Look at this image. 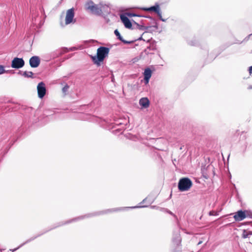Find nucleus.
Instances as JSON below:
<instances>
[{
	"mask_svg": "<svg viewBox=\"0 0 252 252\" xmlns=\"http://www.w3.org/2000/svg\"><path fill=\"white\" fill-rule=\"evenodd\" d=\"M100 214H101L100 213H94V214H88V215H85V216H80V217H77V218H74L73 219L70 220L69 221H67V222H66L65 223H62L61 224H59L58 226H56L53 227V228H51L49 229L46 230L44 232H42V233L37 235L36 236L32 237L30 238L29 239L27 240L25 242H24L23 244H22L21 245H20L17 248H16V249H15L14 250H10V251L11 252H14V251H16L17 250H18V249H19L20 248H21V247H22L23 246L25 245L26 244H27V243L32 241H33V240H34L36 238L39 237L40 236L42 235L44 233H45L46 232H48V231H49V230H51V229H52L53 228H56L58 226H61V225H62L63 224H64L70 223V222H71L72 221H76V220H80L83 219H84V218H86V217L88 218V217H90L92 216H95V215H97Z\"/></svg>",
	"mask_w": 252,
	"mask_h": 252,
	"instance_id": "obj_1",
	"label": "nucleus"
},
{
	"mask_svg": "<svg viewBox=\"0 0 252 252\" xmlns=\"http://www.w3.org/2000/svg\"><path fill=\"white\" fill-rule=\"evenodd\" d=\"M109 52V48L106 47L101 46L97 50L96 56H92V59L94 64L97 65H100V63L102 62L105 58L108 55Z\"/></svg>",
	"mask_w": 252,
	"mask_h": 252,
	"instance_id": "obj_2",
	"label": "nucleus"
},
{
	"mask_svg": "<svg viewBox=\"0 0 252 252\" xmlns=\"http://www.w3.org/2000/svg\"><path fill=\"white\" fill-rule=\"evenodd\" d=\"M101 5V3L95 4L93 1L90 0L86 3L85 7L86 9L92 13L96 15H102Z\"/></svg>",
	"mask_w": 252,
	"mask_h": 252,
	"instance_id": "obj_3",
	"label": "nucleus"
},
{
	"mask_svg": "<svg viewBox=\"0 0 252 252\" xmlns=\"http://www.w3.org/2000/svg\"><path fill=\"white\" fill-rule=\"evenodd\" d=\"M191 181L188 178L181 179L178 183V189L181 191L188 190L192 186Z\"/></svg>",
	"mask_w": 252,
	"mask_h": 252,
	"instance_id": "obj_4",
	"label": "nucleus"
},
{
	"mask_svg": "<svg viewBox=\"0 0 252 252\" xmlns=\"http://www.w3.org/2000/svg\"><path fill=\"white\" fill-rule=\"evenodd\" d=\"M143 9L147 11H154L156 12L160 19L162 22H165L166 19H163L161 16V12L160 10L159 6L158 4L156 3L155 5L148 8H143Z\"/></svg>",
	"mask_w": 252,
	"mask_h": 252,
	"instance_id": "obj_5",
	"label": "nucleus"
},
{
	"mask_svg": "<svg viewBox=\"0 0 252 252\" xmlns=\"http://www.w3.org/2000/svg\"><path fill=\"white\" fill-rule=\"evenodd\" d=\"M102 8V14L104 16L107 23L110 21L109 19H107V16H109L110 18H113L115 17L114 14L111 13L110 12V8L107 5L102 4L101 5Z\"/></svg>",
	"mask_w": 252,
	"mask_h": 252,
	"instance_id": "obj_6",
	"label": "nucleus"
},
{
	"mask_svg": "<svg viewBox=\"0 0 252 252\" xmlns=\"http://www.w3.org/2000/svg\"><path fill=\"white\" fill-rule=\"evenodd\" d=\"M74 9L73 8H70L67 10L65 19V25H69L71 23H75V20H74Z\"/></svg>",
	"mask_w": 252,
	"mask_h": 252,
	"instance_id": "obj_7",
	"label": "nucleus"
},
{
	"mask_svg": "<svg viewBox=\"0 0 252 252\" xmlns=\"http://www.w3.org/2000/svg\"><path fill=\"white\" fill-rule=\"evenodd\" d=\"M25 65V61L23 58H14L11 62V67L13 68L19 69L23 67Z\"/></svg>",
	"mask_w": 252,
	"mask_h": 252,
	"instance_id": "obj_8",
	"label": "nucleus"
},
{
	"mask_svg": "<svg viewBox=\"0 0 252 252\" xmlns=\"http://www.w3.org/2000/svg\"><path fill=\"white\" fill-rule=\"evenodd\" d=\"M68 52V48L63 47L60 49H57L56 50L51 52L50 53V59H56L63 54Z\"/></svg>",
	"mask_w": 252,
	"mask_h": 252,
	"instance_id": "obj_9",
	"label": "nucleus"
},
{
	"mask_svg": "<svg viewBox=\"0 0 252 252\" xmlns=\"http://www.w3.org/2000/svg\"><path fill=\"white\" fill-rule=\"evenodd\" d=\"M38 96L40 98H42L46 94V88L44 82H41L38 83L37 86Z\"/></svg>",
	"mask_w": 252,
	"mask_h": 252,
	"instance_id": "obj_10",
	"label": "nucleus"
},
{
	"mask_svg": "<svg viewBox=\"0 0 252 252\" xmlns=\"http://www.w3.org/2000/svg\"><path fill=\"white\" fill-rule=\"evenodd\" d=\"M30 66L32 68H36L39 66L40 63V58L34 56L31 57L29 61Z\"/></svg>",
	"mask_w": 252,
	"mask_h": 252,
	"instance_id": "obj_11",
	"label": "nucleus"
},
{
	"mask_svg": "<svg viewBox=\"0 0 252 252\" xmlns=\"http://www.w3.org/2000/svg\"><path fill=\"white\" fill-rule=\"evenodd\" d=\"M247 217V215L246 214V211L239 210L237 211L233 216L234 220L236 221H239L243 220Z\"/></svg>",
	"mask_w": 252,
	"mask_h": 252,
	"instance_id": "obj_12",
	"label": "nucleus"
},
{
	"mask_svg": "<svg viewBox=\"0 0 252 252\" xmlns=\"http://www.w3.org/2000/svg\"><path fill=\"white\" fill-rule=\"evenodd\" d=\"M120 18L126 28L131 29L132 28V24L126 16L122 14L120 16Z\"/></svg>",
	"mask_w": 252,
	"mask_h": 252,
	"instance_id": "obj_13",
	"label": "nucleus"
},
{
	"mask_svg": "<svg viewBox=\"0 0 252 252\" xmlns=\"http://www.w3.org/2000/svg\"><path fill=\"white\" fill-rule=\"evenodd\" d=\"M152 74V71L150 68L147 67V68H145L144 72L143 73L144 80L145 84H147L149 83V80H150V78L151 77Z\"/></svg>",
	"mask_w": 252,
	"mask_h": 252,
	"instance_id": "obj_14",
	"label": "nucleus"
},
{
	"mask_svg": "<svg viewBox=\"0 0 252 252\" xmlns=\"http://www.w3.org/2000/svg\"><path fill=\"white\" fill-rule=\"evenodd\" d=\"M114 33L115 35L117 37L118 39H119L121 41H122L124 44H129L134 42V41L133 40L127 41L124 39L118 30H115L114 31Z\"/></svg>",
	"mask_w": 252,
	"mask_h": 252,
	"instance_id": "obj_15",
	"label": "nucleus"
},
{
	"mask_svg": "<svg viewBox=\"0 0 252 252\" xmlns=\"http://www.w3.org/2000/svg\"><path fill=\"white\" fill-rule=\"evenodd\" d=\"M155 25L152 26H145L144 25H139L137 24L139 27V29L142 31H149V29L155 28L154 30H157L158 29V24L157 22L155 21Z\"/></svg>",
	"mask_w": 252,
	"mask_h": 252,
	"instance_id": "obj_16",
	"label": "nucleus"
},
{
	"mask_svg": "<svg viewBox=\"0 0 252 252\" xmlns=\"http://www.w3.org/2000/svg\"><path fill=\"white\" fill-rule=\"evenodd\" d=\"M149 100L147 97H143L139 100V104L144 108H147L149 107Z\"/></svg>",
	"mask_w": 252,
	"mask_h": 252,
	"instance_id": "obj_17",
	"label": "nucleus"
},
{
	"mask_svg": "<svg viewBox=\"0 0 252 252\" xmlns=\"http://www.w3.org/2000/svg\"><path fill=\"white\" fill-rule=\"evenodd\" d=\"M173 243L178 246L180 245L181 242V238L179 234L177 233L173 238Z\"/></svg>",
	"mask_w": 252,
	"mask_h": 252,
	"instance_id": "obj_18",
	"label": "nucleus"
},
{
	"mask_svg": "<svg viewBox=\"0 0 252 252\" xmlns=\"http://www.w3.org/2000/svg\"><path fill=\"white\" fill-rule=\"evenodd\" d=\"M252 235V231L244 229L243 230L242 237L244 239H246L247 238L250 237V236Z\"/></svg>",
	"mask_w": 252,
	"mask_h": 252,
	"instance_id": "obj_19",
	"label": "nucleus"
},
{
	"mask_svg": "<svg viewBox=\"0 0 252 252\" xmlns=\"http://www.w3.org/2000/svg\"><path fill=\"white\" fill-rule=\"evenodd\" d=\"M33 73L32 71H25L23 73V76L27 78H33Z\"/></svg>",
	"mask_w": 252,
	"mask_h": 252,
	"instance_id": "obj_20",
	"label": "nucleus"
},
{
	"mask_svg": "<svg viewBox=\"0 0 252 252\" xmlns=\"http://www.w3.org/2000/svg\"><path fill=\"white\" fill-rule=\"evenodd\" d=\"M69 88V86L66 84L62 89V92L64 94V95L66 94Z\"/></svg>",
	"mask_w": 252,
	"mask_h": 252,
	"instance_id": "obj_21",
	"label": "nucleus"
},
{
	"mask_svg": "<svg viewBox=\"0 0 252 252\" xmlns=\"http://www.w3.org/2000/svg\"><path fill=\"white\" fill-rule=\"evenodd\" d=\"M188 44L191 46H197V42L196 40L189 41Z\"/></svg>",
	"mask_w": 252,
	"mask_h": 252,
	"instance_id": "obj_22",
	"label": "nucleus"
},
{
	"mask_svg": "<svg viewBox=\"0 0 252 252\" xmlns=\"http://www.w3.org/2000/svg\"><path fill=\"white\" fill-rule=\"evenodd\" d=\"M209 216H218L219 213L218 212H216L215 211H211L209 213Z\"/></svg>",
	"mask_w": 252,
	"mask_h": 252,
	"instance_id": "obj_23",
	"label": "nucleus"
},
{
	"mask_svg": "<svg viewBox=\"0 0 252 252\" xmlns=\"http://www.w3.org/2000/svg\"><path fill=\"white\" fill-rule=\"evenodd\" d=\"M6 72H7V71H5L4 70L3 66L0 65V74H2Z\"/></svg>",
	"mask_w": 252,
	"mask_h": 252,
	"instance_id": "obj_24",
	"label": "nucleus"
},
{
	"mask_svg": "<svg viewBox=\"0 0 252 252\" xmlns=\"http://www.w3.org/2000/svg\"><path fill=\"white\" fill-rule=\"evenodd\" d=\"M252 37V33H251L249 34L248 36H247L244 39V41H248L250 39H251V37Z\"/></svg>",
	"mask_w": 252,
	"mask_h": 252,
	"instance_id": "obj_25",
	"label": "nucleus"
},
{
	"mask_svg": "<svg viewBox=\"0 0 252 252\" xmlns=\"http://www.w3.org/2000/svg\"><path fill=\"white\" fill-rule=\"evenodd\" d=\"M252 37V33H251L249 34L248 36H247L244 39V41H248L250 39H251V37Z\"/></svg>",
	"mask_w": 252,
	"mask_h": 252,
	"instance_id": "obj_26",
	"label": "nucleus"
},
{
	"mask_svg": "<svg viewBox=\"0 0 252 252\" xmlns=\"http://www.w3.org/2000/svg\"><path fill=\"white\" fill-rule=\"evenodd\" d=\"M147 207V205H143V206H133V207H126V208L134 209V208H141V207Z\"/></svg>",
	"mask_w": 252,
	"mask_h": 252,
	"instance_id": "obj_27",
	"label": "nucleus"
},
{
	"mask_svg": "<svg viewBox=\"0 0 252 252\" xmlns=\"http://www.w3.org/2000/svg\"><path fill=\"white\" fill-rule=\"evenodd\" d=\"M155 30V28L149 29V31H146V32H144L143 33V34H144L145 32H155L156 31V30Z\"/></svg>",
	"mask_w": 252,
	"mask_h": 252,
	"instance_id": "obj_28",
	"label": "nucleus"
},
{
	"mask_svg": "<svg viewBox=\"0 0 252 252\" xmlns=\"http://www.w3.org/2000/svg\"><path fill=\"white\" fill-rule=\"evenodd\" d=\"M68 52L69 51H75V50H77V48L75 47H71V48L68 49Z\"/></svg>",
	"mask_w": 252,
	"mask_h": 252,
	"instance_id": "obj_29",
	"label": "nucleus"
},
{
	"mask_svg": "<svg viewBox=\"0 0 252 252\" xmlns=\"http://www.w3.org/2000/svg\"><path fill=\"white\" fill-rule=\"evenodd\" d=\"M167 212L168 213H169V214H170L171 215H172L175 218H176V216L175 215H174L172 212H171L169 210H167Z\"/></svg>",
	"mask_w": 252,
	"mask_h": 252,
	"instance_id": "obj_30",
	"label": "nucleus"
},
{
	"mask_svg": "<svg viewBox=\"0 0 252 252\" xmlns=\"http://www.w3.org/2000/svg\"><path fill=\"white\" fill-rule=\"evenodd\" d=\"M249 71L250 75L252 74V66H251L249 68Z\"/></svg>",
	"mask_w": 252,
	"mask_h": 252,
	"instance_id": "obj_31",
	"label": "nucleus"
},
{
	"mask_svg": "<svg viewBox=\"0 0 252 252\" xmlns=\"http://www.w3.org/2000/svg\"><path fill=\"white\" fill-rule=\"evenodd\" d=\"M129 16H138V17H140V16H139V15H137L135 14H134V13H130L128 14Z\"/></svg>",
	"mask_w": 252,
	"mask_h": 252,
	"instance_id": "obj_32",
	"label": "nucleus"
},
{
	"mask_svg": "<svg viewBox=\"0 0 252 252\" xmlns=\"http://www.w3.org/2000/svg\"><path fill=\"white\" fill-rule=\"evenodd\" d=\"M147 48H148V49H149L150 50H151V49H152V50H154V49H155V47H154V45H152V46H150L148 47Z\"/></svg>",
	"mask_w": 252,
	"mask_h": 252,
	"instance_id": "obj_33",
	"label": "nucleus"
},
{
	"mask_svg": "<svg viewBox=\"0 0 252 252\" xmlns=\"http://www.w3.org/2000/svg\"><path fill=\"white\" fill-rule=\"evenodd\" d=\"M248 89L249 90L252 89V85H250V86L248 87Z\"/></svg>",
	"mask_w": 252,
	"mask_h": 252,
	"instance_id": "obj_34",
	"label": "nucleus"
},
{
	"mask_svg": "<svg viewBox=\"0 0 252 252\" xmlns=\"http://www.w3.org/2000/svg\"><path fill=\"white\" fill-rule=\"evenodd\" d=\"M111 211H112L110 210H107L105 211V212H103V213H105L109 212H111Z\"/></svg>",
	"mask_w": 252,
	"mask_h": 252,
	"instance_id": "obj_35",
	"label": "nucleus"
},
{
	"mask_svg": "<svg viewBox=\"0 0 252 252\" xmlns=\"http://www.w3.org/2000/svg\"><path fill=\"white\" fill-rule=\"evenodd\" d=\"M138 40H143V38L142 36L140 37L139 38L137 39Z\"/></svg>",
	"mask_w": 252,
	"mask_h": 252,
	"instance_id": "obj_36",
	"label": "nucleus"
},
{
	"mask_svg": "<svg viewBox=\"0 0 252 252\" xmlns=\"http://www.w3.org/2000/svg\"><path fill=\"white\" fill-rule=\"evenodd\" d=\"M91 41L93 43H94V42H97L96 40H91Z\"/></svg>",
	"mask_w": 252,
	"mask_h": 252,
	"instance_id": "obj_37",
	"label": "nucleus"
},
{
	"mask_svg": "<svg viewBox=\"0 0 252 252\" xmlns=\"http://www.w3.org/2000/svg\"><path fill=\"white\" fill-rule=\"evenodd\" d=\"M221 210H222V209H221H221H220H220H218V211H217V212H218V213H219V212H220L221 211Z\"/></svg>",
	"mask_w": 252,
	"mask_h": 252,
	"instance_id": "obj_38",
	"label": "nucleus"
},
{
	"mask_svg": "<svg viewBox=\"0 0 252 252\" xmlns=\"http://www.w3.org/2000/svg\"><path fill=\"white\" fill-rule=\"evenodd\" d=\"M120 210V209H116V210ZM116 211V210L113 209V211Z\"/></svg>",
	"mask_w": 252,
	"mask_h": 252,
	"instance_id": "obj_39",
	"label": "nucleus"
},
{
	"mask_svg": "<svg viewBox=\"0 0 252 252\" xmlns=\"http://www.w3.org/2000/svg\"><path fill=\"white\" fill-rule=\"evenodd\" d=\"M147 199V198L144 199L143 200V202H144Z\"/></svg>",
	"mask_w": 252,
	"mask_h": 252,
	"instance_id": "obj_40",
	"label": "nucleus"
},
{
	"mask_svg": "<svg viewBox=\"0 0 252 252\" xmlns=\"http://www.w3.org/2000/svg\"><path fill=\"white\" fill-rule=\"evenodd\" d=\"M151 207L152 208H155V206H151Z\"/></svg>",
	"mask_w": 252,
	"mask_h": 252,
	"instance_id": "obj_41",
	"label": "nucleus"
},
{
	"mask_svg": "<svg viewBox=\"0 0 252 252\" xmlns=\"http://www.w3.org/2000/svg\"><path fill=\"white\" fill-rule=\"evenodd\" d=\"M251 39H252V37H251Z\"/></svg>",
	"mask_w": 252,
	"mask_h": 252,
	"instance_id": "obj_42",
	"label": "nucleus"
}]
</instances>
